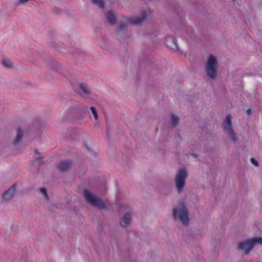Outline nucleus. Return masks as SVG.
I'll use <instances>...</instances> for the list:
<instances>
[{
    "label": "nucleus",
    "mask_w": 262,
    "mask_h": 262,
    "mask_svg": "<svg viewBox=\"0 0 262 262\" xmlns=\"http://www.w3.org/2000/svg\"><path fill=\"white\" fill-rule=\"evenodd\" d=\"M173 216L174 220L178 219L183 225H186L189 223L188 213L183 202H180L178 207L173 208Z\"/></svg>",
    "instance_id": "nucleus-1"
},
{
    "label": "nucleus",
    "mask_w": 262,
    "mask_h": 262,
    "mask_svg": "<svg viewBox=\"0 0 262 262\" xmlns=\"http://www.w3.org/2000/svg\"><path fill=\"white\" fill-rule=\"evenodd\" d=\"M83 196L85 201L90 204L97 207L99 209H104L108 202H102L100 199L92 194L89 190L85 189L83 191Z\"/></svg>",
    "instance_id": "nucleus-2"
},
{
    "label": "nucleus",
    "mask_w": 262,
    "mask_h": 262,
    "mask_svg": "<svg viewBox=\"0 0 262 262\" xmlns=\"http://www.w3.org/2000/svg\"><path fill=\"white\" fill-rule=\"evenodd\" d=\"M256 244H262V237H255L238 243V249L248 254Z\"/></svg>",
    "instance_id": "nucleus-3"
},
{
    "label": "nucleus",
    "mask_w": 262,
    "mask_h": 262,
    "mask_svg": "<svg viewBox=\"0 0 262 262\" xmlns=\"http://www.w3.org/2000/svg\"><path fill=\"white\" fill-rule=\"evenodd\" d=\"M206 68L208 76L211 79H214L216 75L217 60L213 55H210L206 61Z\"/></svg>",
    "instance_id": "nucleus-4"
},
{
    "label": "nucleus",
    "mask_w": 262,
    "mask_h": 262,
    "mask_svg": "<svg viewBox=\"0 0 262 262\" xmlns=\"http://www.w3.org/2000/svg\"><path fill=\"white\" fill-rule=\"evenodd\" d=\"M187 176V171L184 168L180 169L178 172L175 181L177 189L178 191H181L183 189Z\"/></svg>",
    "instance_id": "nucleus-5"
},
{
    "label": "nucleus",
    "mask_w": 262,
    "mask_h": 262,
    "mask_svg": "<svg viewBox=\"0 0 262 262\" xmlns=\"http://www.w3.org/2000/svg\"><path fill=\"white\" fill-rule=\"evenodd\" d=\"M231 116L228 115L223 123V129L225 133L229 134L232 140L235 141L237 139L236 136L232 128Z\"/></svg>",
    "instance_id": "nucleus-6"
},
{
    "label": "nucleus",
    "mask_w": 262,
    "mask_h": 262,
    "mask_svg": "<svg viewBox=\"0 0 262 262\" xmlns=\"http://www.w3.org/2000/svg\"><path fill=\"white\" fill-rule=\"evenodd\" d=\"M16 185L14 184L3 194V200L7 201L11 199L14 195Z\"/></svg>",
    "instance_id": "nucleus-7"
},
{
    "label": "nucleus",
    "mask_w": 262,
    "mask_h": 262,
    "mask_svg": "<svg viewBox=\"0 0 262 262\" xmlns=\"http://www.w3.org/2000/svg\"><path fill=\"white\" fill-rule=\"evenodd\" d=\"M76 92L82 97H89L90 93L87 87L84 84H81L78 88L76 89Z\"/></svg>",
    "instance_id": "nucleus-8"
},
{
    "label": "nucleus",
    "mask_w": 262,
    "mask_h": 262,
    "mask_svg": "<svg viewBox=\"0 0 262 262\" xmlns=\"http://www.w3.org/2000/svg\"><path fill=\"white\" fill-rule=\"evenodd\" d=\"M72 165V162L70 161H61L58 164V168L59 171L64 172L68 170Z\"/></svg>",
    "instance_id": "nucleus-9"
},
{
    "label": "nucleus",
    "mask_w": 262,
    "mask_h": 262,
    "mask_svg": "<svg viewBox=\"0 0 262 262\" xmlns=\"http://www.w3.org/2000/svg\"><path fill=\"white\" fill-rule=\"evenodd\" d=\"M145 13H143L140 17H135L127 19V22L133 25H139L145 18Z\"/></svg>",
    "instance_id": "nucleus-10"
},
{
    "label": "nucleus",
    "mask_w": 262,
    "mask_h": 262,
    "mask_svg": "<svg viewBox=\"0 0 262 262\" xmlns=\"http://www.w3.org/2000/svg\"><path fill=\"white\" fill-rule=\"evenodd\" d=\"M132 216L129 213H126L121 219L120 225L122 227H126L129 223Z\"/></svg>",
    "instance_id": "nucleus-11"
},
{
    "label": "nucleus",
    "mask_w": 262,
    "mask_h": 262,
    "mask_svg": "<svg viewBox=\"0 0 262 262\" xmlns=\"http://www.w3.org/2000/svg\"><path fill=\"white\" fill-rule=\"evenodd\" d=\"M106 17L108 21L111 25H115L116 23V18L114 12L112 11H109L106 13Z\"/></svg>",
    "instance_id": "nucleus-12"
},
{
    "label": "nucleus",
    "mask_w": 262,
    "mask_h": 262,
    "mask_svg": "<svg viewBox=\"0 0 262 262\" xmlns=\"http://www.w3.org/2000/svg\"><path fill=\"white\" fill-rule=\"evenodd\" d=\"M17 137L14 142V144L18 143L20 141V140H21V139L22 138L23 135H24L23 130L20 128H18L17 130Z\"/></svg>",
    "instance_id": "nucleus-13"
},
{
    "label": "nucleus",
    "mask_w": 262,
    "mask_h": 262,
    "mask_svg": "<svg viewBox=\"0 0 262 262\" xmlns=\"http://www.w3.org/2000/svg\"><path fill=\"white\" fill-rule=\"evenodd\" d=\"M179 118L176 115L172 114L171 115V123L172 125L176 126L179 123Z\"/></svg>",
    "instance_id": "nucleus-14"
},
{
    "label": "nucleus",
    "mask_w": 262,
    "mask_h": 262,
    "mask_svg": "<svg viewBox=\"0 0 262 262\" xmlns=\"http://www.w3.org/2000/svg\"><path fill=\"white\" fill-rule=\"evenodd\" d=\"M93 3L101 8H104V3L102 0H92Z\"/></svg>",
    "instance_id": "nucleus-15"
},
{
    "label": "nucleus",
    "mask_w": 262,
    "mask_h": 262,
    "mask_svg": "<svg viewBox=\"0 0 262 262\" xmlns=\"http://www.w3.org/2000/svg\"><path fill=\"white\" fill-rule=\"evenodd\" d=\"M3 64L6 68H10L12 66L11 62L7 59H4L2 61Z\"/></svg>",
    "instance_id": "nucleus-16"
},
{
    "label": "nucleus",
    "mask_w": 262,
    "mask_h": 262,
    "mask_svg": "<svg viewBox=\"0 0 262 262\" xmlns=\"http://www.w3.org/2000/svg\"><path fill=\"white\" fill-rule=\"evenodd\" d=\"M90 109H91V111L92 112L93 115L94 117L95 120L97 121L98 119V114H97L96 110L93 106H91L90 107Z\"/></svg>",
    "instance_id": "nucleus-17"
},
{
    "label": "nucleus",
    "mask_w": 262,
    "mask_h": 262,
    "mask_svg": "<svg viewBox=\"0 0 262 262\" xmlns=\"http://www.w3.org/2000/svg\"><path fill=\"white\" fill-rule=\"evenodd\" d=\"M40 190L44 194V195L46 198V199L49 200V197L47 194V189L43 187V188H40Z\"/></svg>",
    "instance_id": "nucleus-18"
},
{
    "label": "nucleus",
    "mask_w": 262,
    "mask_h": 262,
    "mask_svg": "<svg viewBox=\"0 0 262 262\" xmlns=\"http://www.w3.org/2000/svg\"><path fill=\"white\" fill-rule=\"evenodd\" d=\"M250 161L255 166H258V162L257 161H256L254 158H250Z\"/></svg>",
    "instance_id": "nucleus-19"
},
{
    "label": "nucleus",
    "mask_w": 262,
    "mask_h": 262,
    "mask_svg": "<svg viewBox=\"0 0 262 262\" xmlns=\"http://www.w3.org/2000/svg\"><path fill=\"white\" fill-rule=\"evenodd\" d=\"M119 29L120 30H124L126 29V25L124 24H120L118 26Z\"/></svg>",
    "instance_id": "nucleus-20"
},
{
    "label": "nucleus",
    "mask_w": 262,
    "mask_h": 262,
    "mask_svg": "<svg viewBox=\"0 0 262 262\" xmlns=\"http://www.w3.org/2000/svg\"><path fill=\"white\" fill-rule=\"evenodd\" d=\"M169 37L171 38L174 45L177 47V40L176 39L172 36H169Z\"/></svg>",
    "instance_id": "nucleus-21"
},
{
    "label": "nucleus",
    "mask_w": 262,
    "mask_h": 262,
    "mask_svg": "<svg viewBox=\"0 0 262 262\" xmlns=\"http://www.w3.org/2000/svg\"><path fill=\"white\" fill-rule=\"evenodd\" d=\"M252 112V110L251 108H248L246 111V113L247 115H250Z\"/></svg>",
    "instance_id": "nucleus-22"
},
{
    "label": "nucleus",
    "mask_w": 262,
    "mask_h": 262,
    "mask_svg": "<svg viewBox=\"0 0 262 262\" xmlns=\"http://www.w3.org/2000/svg\"><path fill=\"white\" fill-rule=\"evenodd\" d=\"M85 146L86 148H87V149H88L89 151H90V147H89L88 145H86V144H85Z\"/></svg>",
    "instance_id": "nucleus-23"
},
{
    "label": "nucleus",
    "mask_w": 262,
    "mask_h": 262,
    "mask_svg": "<svg viewBox=\"0 0 262 262\" xmlns=\"http://www.w3.org/2000/svg\"><path fill=\"white\" fill-rule=\"evenodd\" d=\"M126 206L125 205L122 204L120 206V209H121L122 208H123L125 207Z\"/></svg>",
    "instance_id": "nucleus-24"
},
{
    "label": "nucleus",
    "mask_w": 262,
    "mask_h": 262,
    "mask_svg": "<svg viewBox=\"0 0 262 262\" xmlns=\"http://www.w3.org/2000/svg\"><path fill=\"white\" fill-rule=\"evenodd\" d=\"M41 159V157L38 158H37V159L35 160V161H37V160H40Z\"/></svg>",
    "instance_id": "nucleus-25"
}]
</instances>
